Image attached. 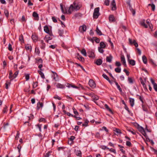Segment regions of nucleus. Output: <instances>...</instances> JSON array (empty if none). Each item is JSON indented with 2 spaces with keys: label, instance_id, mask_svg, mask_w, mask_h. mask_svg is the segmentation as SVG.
I'll return each mask as SVG.
<instances>
[{
  "label": "nucleus",
  "instance_id": "f257e3e1",
  "mask_svg": "<svg viewBox=\"0 0 157 157\" xmlns=\"http://www.w3.org/2000/svg\"><path fill=\"white\" fill-rule=\"evenodd\" d=\"M81 4L76 3L75 2L72 5H71L68 10H67L68 14H71L73 11H77L79 10L81 7Z\"/></svg>",
  "mask_w": 157,
  "mask_h": 157
},
{
  "label": "nucleus",
  "instance_id": "f03ea898",
  "mask_svg": "<svg viewBox=\"0 0 157 157\" xmlns=\"http://www.w3.org/2000/svg\"><path fill=\"white\" fill-rule=\"evenodd\" d=\"M99 11V7H97L94 9L93 15L94 18L97 19L98 17L100 15Z\"/></svg>",
  "mask_w": 157,
  "mask_h": 157
},
{
  "label": "nucleus",
  "instance_id": "7ed1b4c3",
  "mask_svg": "<svg viewBox=\"0 0 157 157\" xmlns=\"http://www.w3.org/2000/svg\"><path fill=\"white\" fill-rule=\"evenodd\" d=\"M137 128L139 131L144 136H145L146 135L145 131L142 127L138 125Z\"/></svg>",
  "mask_w": 157,
  "mask_h": 157
},
{
  "label": "nucleus",
  "instance_id": "20e7f679",
  "mask_svg": "<svg viewBox=\"0 0 157 157\" xmlns=\"http://www.w3.org/2000/svg\"><path fill=\"white\" fill-rule=\"evenodd\" d=\"M90 86L92 88H94L96 87V85L95 82L92 79H90L89 82Z\"/></svg>",
  "mask_w": 157,
  "mask_h": 157
},
{
  "label": "nucleus",
  "instance_id": "39448f33",
  "mask_svg": "<svg viewBox=\"0 0 157 157\" xmlns=\"http://www.w3.org/2000/svg\"><path fill=\"white\" fill-rule=\"evenodd\" d=\"M86 26L85 25H83L80 26L79 28V31L81 33H83L86 31Z\"/></svg>",
  "mask_w": 157,
  "mask_h": 157
},
{
  "label": "nucleus",
  "instance_id": "423d86ee",
  "mask_svg": "<svg viewBox=\"0 0 157 157\" xmlns=\"http://www.w3.org/2000/svg\"><path fill=\"white\" fill-rule=\"evenodd\" d=\"M112 6V10H115L116 9V4L115 0H113L111 4Z\"/></svg>",
  "mask_w": 157,
  "mask_h": 157
},
{
  "label": "nucleus",
  "instance_id": "0eeeda50",
  "mask_svg": "<svg viewBox=\"0 0 157 157\" xmlns=\"http://www.w3.org/2000/svg\"><path fill=\"white\" fill-rule=\"evenodd\" d=\"M44 30L48 34L50 35H52V32L49 31V28L47 26H45L44 27Z\"/></svg>",
  "mask_w": 157,
  "mask_h": 157
},
{
  "label": "nucleus",
  "instance_id": "6e6552de",
  "mask_svg": "<svg viewBox=\"0 0 157 157\" xmlns=\"http://www.w3.org/2000/svg\"><path fill=\"white\" fill-rule=\"evenodd\" d=\"M153 85V88L155 91L157 92V84L155 83L154 81L152 78L150 79Z\"/></svg>",
  "mask_w": 157,
  "mask_h": 157
},
{
  "label": "nucleus",
  "instance_id": "1a4fd4ad",
  "mask_svg": "<svg viewBox=\"0 0 157 157\" xmlns=\"http://www.w3.org/2000/svg\"><path fill=\"white\" fill-rule=\"evenodd\" d=\"M52 35H47L45 36V37L44 38V40L47 43H48L49 40L52 39V38L51 37V36Z\"/></svg>",
  "mask_w": 157,
  "mask_h": 157
},
{
  "label": "nucleus",
  "instance_id": "9d476101",
  "mask_svg": "<svg viewBox=\"0 0 157 157\" xmlns=\"http://www.w3.org/2000/svg\"><path fill=\"white\" fill-rule=\"evenodd\" d=\"M89 56L90 58H93L95 57V55L94 52L92 51H89L88 53Z\"/></svg>",
  "mask_w": 157,
  "mask_h": 157
},
{
  "label": "nucleus",
  "instance_id": "9b49d317",
  "mask_svg": "<svg viewBox=\"0 0 157 157\" xmlns=\"http://www.w3.org/2000/svg\"><path fill=\"white\" fill-rule=\"evenodd\" d=\"M32 38L34 42H36L38 39L37 36L35 34H33L32 36Z\"/></svg>",
  "mask_w": 157,
  "mask_h": 157
},
{
  "label": "nucleus",
  "instance_id": "f8f14e48",
  "mask_svg": "<svg viewBox=\"0 0 157 157\" xmlns=\"http://www.w3.org/2000/svg\"><path fill=\"white\" fill-rule=\"evenodd\" d=\"M43 106V104L42 102H39L37 103L36 108L37 109L39 110L40 108H42Z\"/></svg>",
  "mask_w": 157,
  "mask_h": 157
},
{
  "label": "nucleus",
  "instance_id": "ddd939ff",
  "mask_svg": "<svg viewBox=\"0 0 157 157\" xmlns=\"http://www.w3.org/2000/svg\"><path fill=\"white\" fill-rule=\"evenodd\" d=\"M33 16L35 18V19L36 20H39L38 15L37 13L34 12L33 13Z\"/></svg>",
  "mask_w": 157,
  "mask_h": 157
},
{
  "label": "nucleus",
  "instance_id": "4468645a",
  "mask_svg": "<svg viewBox=\"0 0 157 157\" xmlns=\"http://www.w3.org/2000/svg\"><path fill=\"white\" fill-rule=\"evenodd\" d=\"M56 86L58 88L63 89L65 88V86L59 83H58L56 84Z\"/></svg>",
  "mask_w": 157,
  "mask_h": 157
},
{
  "label": "nucleus",
  "instance_id": "2eb2a0df",
  "mask_svg": "<svg viewBox=\"0 0 157 157\" xmlns=\"http://www.w3.org/2000/svg\"><path fill=\"white\" fill-rule=\"evenodd\" d=\"M109 20L110 22H113L115 21V19L113 15H111L109 16Z\"/></svg>",
  "mask_w": 157,
  "mask_h": 157
},
{
  "label": "nucleus",
  "instance_id": "dca6fc26",
  "mask_svg": "<svg viewBox=\"0 0 157 157\" xmlns=\"http://www.w3.org/2000/svg\"><path fill=\"white\" fill-rule=\"evenodd\" d=\"M140 82L141 83V84L143 85V86L144 88V89H146L147 90V88L146 85L145 84L144 82L142 79L141 78H140Z\"/></svg>",
  "mask_w": 157,
  "mask_h": 157
},
{
  "label": "nucleus",
  "instance_id": "f3484780",
  "mask_svg": "<svg viewBox=\"0 0 157 157\" xmlns=\"http://www.w3.org/2000/svg\"><path fill=\"white\" fill-rule=\"evenodd\" d=\"M129 101L130 105L132 107H133L134 104V100L133 98H129Z\"/></svg>",
  "mask_w": 157,
  "mask_h": 157
},
{
  "label": "nucleus",
  "instance_id": "a211bd4d",
  "mask_svg": "<svg viewBox=\"0 0 157 157\" xmlns=\"http://www.w3.org/2000/svg\"><path fill=\"white\" fill-rule=\"evenodd\" d=\"M102 61L101 59H98L96 60L95 63L98 65H100L102 64Z\"/></svg>",
  "mask_w": 157,
  "mask_h": 157
},
{
  "label": "nucleus",
  "instance_id": "6ab92c4d",
  "mask_svg": "<svg viewBox=\"0 0 157 157\" xmlns=\"http://www.w3.org/2000/svg\"><path fill=\"white\" fill-rule=\"evenodd\" d=\"M25 48L27 50L31 51L32 47L31 45L29 44H26L25 45Z\"/></svg>",
  "mask_w": 157,
  "mask_h": 157
},
{
  "label": "nucleus",
  "instance_id": "aec40b11",
  "mask_svg": "<svg viewBox=\"0 0 157 157\" xmlns=\"http://www.w3.org/2000/svg\"><path fill=\"white\" fill-rule=\"evenodd\" d=\"M11 80L6 81V82L5 83V87L6 89H8V88L9 86H10L11 84Z\"/></svg>",
  "mask_w": 157,
  "mask_h": 157
},
{
  "label": "nucleus",
  "instance_id": "412c9836",
  "mask_svg": "<svg viewBox=\"0 0 157 157\" xmlns=\"http://www.w3.org/2000/svg\"><path fill=\"white\" fill-rule=\"evenodd\" d=\"M112 58V56L111 55H110L109 56H107L106 58L107 62L109 63L111 62Z\"/></svg>",
  "mask_w": 157,
  "mask_h": 157
},
{
  "label": "nucleus",
  "instance_id": "4be33fe9",
  "mask_svg": "<svg viewBox=\"0 0 157 157\" xmlns=\"http://www.w3.org/2000/svg\"><path fill=\"white\" fill-rule=\"evenodd\" d=\"M140 25L143 26L145 28H147L148 27V25H146L145 23V20H144L140 22Z\"/></svg>",
  "mask_w": 157,
  "mask_h": 157
},
{
  "label": "nucleus",
  "instance_id": "5701e85b",
  "mask_svg": "<svg viewBox=\"0 0 157 157\" xmlns=\"http://www.w3.org/2000/svg\"><path fill=\"white\" fill-rule=\"evenodd\" d=\"M66 86L69 88H70L71 87H72L75 88H76V89L78 88V87L77 86H76L74 85L71 84H69L68 83L67 84V85H66Z\"/></svg>",
  "mask_w": 157,
  "mask_h": 157
},
{
  "label": "nucleus",
  "instance_id": "b1692460",
  "mask_svg": "<svg viewBox=\"0 0 157 157\" xmlns=\"http://www.w3.org/2000/svg\"><path fill=\"white\" fill-rule=\"evenodd\" d=\"M121 61L123 63V64L124 65H126L125 60V58H124V56L122 55L121 56Z\"/></svg>",
  "mask_w": 157,
  "mask_h": 157
},
{
  "label": "nucleus",
  "instance_id": "393cba45",
  "mask_svg": "<svg viewBox=\"0 0 157 157\" xmlns=\"http://www.w3.org/2000/svg\"><path fill=\"white\" fill-rule=\"evenodd\" d=\"M41 45L40 47V48L42 49H44L45 47V44L43 40L41 41Z\"/></svg>",
  "mask_w": 157,
  "mask_h": 157
},
{
  "label": "nucleus",
  "instance_id": "a878e982",
  "mask_svg": "<svg viewBox=\"0 0 157 157\" xmlns=\"http://www.w3.org/2000/svg\"><path fill=\"white\" fill-rule=\"evenodd\" d=\"M77 59H79V60L82 61L84 60V58L82 56L79 55V54H77Z\"/></svg>",
  "mask_w": 157,
  "mask_h": 157
},
{
  "label": "nucleus",
  "instance_id": "bb28decb",
  "mask_svg": "<svg viewBox=\"0 0 157 157\" xmlns=\"http://www.w3.org/2000/svg\"><path fill=\"white\" fill-rule=\"evenodd\" d=\"M99 47L105 48L106 47V45L103 42H101L100 43Z\"/></svg>",
  "mask_w": 157,
  "mask_h": 157
},
{
  "label": "nucleus",
  "instance_id": "cd10ccee",
  "mask_svg": "<svg viewBox=\"0 0 157 157\" xmlns=\"http://www.w3.org/2000/svg\"><path fill=\"white\" fill-rule=\"evenodd\" d=\"M128 61L129 63L132 66H134L135 64V62L134 60L130 59Z\"/></svg>",
  "mask_w": 157,
  "mask_h": 157
},
{
  "label": "nucleus",
  "instance_id": "c85d7f7f",
  "mask_svg": "<svg viewBox=\"0 0 157 157\" xmlns=\"http://www.w3.org/2000/svg\"><path fill=\"white\" fill-rule=\"evenodd\" d=\"M60 6L61 9L62 13H68L67 11L66 10H64V9H63V6L62 4H60Z\"/></svg>",
  "mask_w": 157,
  "mask_h": 157
},
{
  "label": "nucleus",
  "instance_id": "c756f323",
  "mask_svg": "<svg viewBox=\"0 0 157 157\" xmlns=\"http://www.w3.org/2000/svg\"><path fill=\"white\" fill-rule=\"evenodd\" d=\"M127 130L128 131L131 132L133 135H135L136 134L134 130L132 128H128L127 129Z\"/></svg>",
  "mask_w": 157,
  "mask_h": 157
},
{
  "label": "nucleus",
  "instance_id": "7c9ffc66",
  "mask_svg": "<svg viewBox=\"0 0 157 157\" xmlns=\"http://www.w3.org/2000/svg\"><path fill=\"white\" fill-rule=\"evenodd\" d=\"M13 72L11 71H10L9 72V78L11 80H12L13 79Z\"/></svg>",
  "mask_w": 157,
  "mask_h": 157
},
{
  "label": "nucleus",
  "instance_id": "2f4dec72",
  "mask_svg": "<svg viewBox=\"0 0 157 157\" xmlns=\"http://www.w3.org/2000/svg\"><path fill=\"white\" fill-rule=\"evenodd\" d=\"M115 84L116 86H117V89L119 90L121 92H122V89L121 88L120 86L118 84V83L116 82H115Z\"/></svg>",
  "mask_w": 157,
  "mask_h": 157
},
{
  "label": "nucleus",
  "instance_id": "473e14b6",
  "mask_svg": "<svg viewBox=\"0 0 157 157\" xmlns=\"http://www.w3.org/2000/svg\"><path fill=\"white\" fill-rule=\"evenodd\" d=\"M19 40L21 43H23L24 42L23 36L22 34H21L19 37Z\"/></svg>",
  "mask_w": 157,
  "mask_h": 157
},
{
  "label": "nucleus",
  "instance_id": "72a5a7b5",
  "mask_svg": "<svg viewBox=\"0 0 157 157\" xmlns=\"http://www.w3.org/2000/svg\"><path fill=\"white\" fill-rule=\"evenodd\" d=\"M104 106L105 108L108 110L111 113H112V111L111 109L109 107L108 105L107 104H105Z\"/></svg>",
  "mask_w": 157,
  "mask_h": 157
},
{
  "label": "nucleus",
  "instance_id": "f704fd0d",
  "mask_svg": "<svg viewBox=\"0 0 157 157\" xmlns=\"http://www.w3.org/2000/svg\"><path fill=\"white\" fill-rule=\"evenodd\" d=\"M142 59L143 62L145 64H146L147 63V60L146 57L145 56H142Z\"/></svg>",
  "mask_w": 157,
  "mask_h": 157
},
{
  "label": "nucleus",
  "instance_id": "c9c22d12",
  "mask_svg": "<svg viewBox=\"0 0 157 157\" xmlns=\"http://www.w3.org/2000/svg\"><path fill=\"white\" fill-rule=\"evenodd\" d=\"M96 31L97 34L99 35H102V33L101 31L98 29V27H97Z\"/></svg>",
  "mask_w": 157,
  "mask_h": 157
},
{
  "label": "nucleus",
  "instance_id": "e433bc0d",
  "mask_svg": "<svg viewBox=\"0 0 157 157\" xmlns=\"http://www.w3.org/2000/svg\"><path fill=\"white\" fill-rule=\"evenodd\" d=\"M102 76L104 78H105V79H106L107 81H108L110 83V82H111L110 81V80L109 78H108V77L105 74H103L102 75Z\"/></svg>",
  "mask_w": 157,
  "mask_h": 157
},
{
  "label": "nucleus",
  "instance_id": "4c0bfd02",
  "mask_svg": "<svg viewBox=\"0 0 157 157\" xmlns=\"http://www.w3.org/2000/svg\"><path fill=\"white\" fill-rule=\"evenodd\" d=\"M148 6H151V10H152V11H154L155 10V6L154 4H148Z\"/></svg>",
  "mask_w": 157,
  "mask_h": 157
},
{
  "label": "nucleus",
  "instance_id": "58836bf2",
  "mask_svg": "<svg viewBox=\"0 0 157 157\" xmlns=\"http://www.w3.org/2000/svg\"><path fill=\"white\" fill-rule=\"evenodd\" d=\"M81 52L82 54H83L84 56H86V50L83 48V49L81 51Z\"/></svg>",
  "mask_w": 157,
  "mask_h": 157
},
{
  "label": "nucleus",
  "instance_id": "ea45409f",
  "mask_svg": "<svg viewBox=\"0 0 157 157\" xmlns=\"http://www.w3.org/2000/svg\"><path fill=\"white\" fill-rule=\"evenodd\" d=\"M38 72L39 74L40 75L41 77L43 78H45L44 75L43 74V73L40 71H38Z\"/></svg>",
  "mask_w": 157,
  "mask_h": 157
},
{
  "label": "nucleus",
  "instance_id": "a19ab883",
  "mask_svg": "<svg viewBox=\"0 0 157 157\" xmlns=\"http://www.w3.org/2000/svg\"><path fill=\"white\" fill-rule=\"evenodd\" d=\"M121 69L120 67H117L115 69V72L117 73H119L121 72Z\"/></svg>",
  "mask_w": 157,
  "mask_h": 157
},
{
  "label": "nucleus",
  "instance_id": "79ce46f5",
  "mask_svg": "<svg viewBox=\"0 0 157 157\" xmlns=\"http://www.w3.org/2000/svg\"><path fill=\"white\" fill-rule=\"evenodd\" d=\"M128 80L130 83L132 84L133 83V80L131 77H128Z\"/></svg>",
  "mask_w": 157,
  "mask_h": 157
},
{
  "label": "nucleus",
  "instance_id": "37998d69",
  "mask_svg": "<svg viewBox=\"0 0 157 157\" xmlns=\"http://www.w3.org/2000/svg\"><path fill=\"white\" fill-rule=\"evenodd\" d=\"M114 131L117 134H121V130L119 129L115 128Z\"/></svg>",
  "mask_w": 157,
  "mask_h": 157
},
{
  "label": "nucleus",
  "instance_id": "c03bdc74",
  "mask_svg": "<svg viewBox=\"0 0 157 157\" xmlns=\"http://www.w3.org/2000/svg\"><path fill=\"white\" fill-rule=\"evenodd\" d=\"M4 13L6 16L7 17H8L9 14L8 11L6 9H5L4 11Z\"/></svg>",
  "mask_w": 157,
  "mask_h": 157
},
{
  "label": "nucleus",
  "instance_id": "a18cd8bd",
  "mask_svg": "<svg viewBox=\"0 0 157 157\" xmlns=\"http://www.w3.org/2000/svg\"><path fill=\"white\" fill-rule=\"evenodd\" d=\"M103 49H104V48L99 47H98V51L101 53H103L104 52V50Z\"/></svg>",
  "mask_w": 157,
  "mask_h": 157
},
{
  "label": "nucleus",
  "instance_id": "49530a36",
  "mask_svg": "<svg viewBox=\"0 0 157 157\" xmlns=\"http://www.w3.org/2000/svg\"><path fill=\"white\" fill-rule=\"evenodd\" d=\"M25 76L26 80H29V74H25Z\"/></svg>",
  "mask_w": 157,
  "mask_h": 157
},
{
  "label": "nucleus",
  "instance_id": "de8ad7c7",
  "mask_svg": "<svg viewBox=\"0 0 157 157\" xmlns=\"http://www.w3.org/2000/svg\"><path fill=\"white\" fill-rule=\"evenodd\" d=\"M53 74H54V77H53V79L56 81V78H58V75H57V73L56 72H53Z\"/></svg>",
  "mask_w": 157,
  "mask_h": 157
},
{
  "label": "nucleus",
  "instance_id": "09e8293b",
  "mask_svg": "<svg viewBox=\"0 0 157 157\" xmlns=\"http://www.w3.org/2000/svg\"><path fill=\"white\" fill-rule=\"evenodd\" d=\"M93 99L95 100H97L99 99V97L97 95L92 96Z\"/></svg>",
  "mask_w": 157,
  "mask_h": 157
},
{
  "label": "nucleus",
  "instance_id": "8fccbe9b",
  "mask_svg": "<svg viewBox=\"0 0 157 157\" xmlns=\"http://www.w3.org/2000/svg\"><path fill=\"white\" fill-rule=\"evenodd\" d=\"M76 155L78 156H81V152L80 151H77L76 152Z\"/></svg>",
  "mask_w": 157,
  "mask_h": 157
},
{
  "label": "nucleus",
  "instance_id": "3c124183",
  "mask_svg": "<svg viewBox=\"0 0 157 157\" xmlns=\"http://www.w3.org/2000/svg\"><path fill=\"white\" fill-rule=\"evenodd\" d=\"M18 73V71H16L14 74L13 75V79L15 78L17 76V75Z\"/></svg>",
  "mask_w": 157,
  "mask_h": 157
},
{
  "label": "nucleus",
  "instance_id": "603ef678",
  "mask_svg": "<svg viewBox=\"0 0 157 157\" xmlns=\"http://www.w3.org/2000/svg\"><path fill=\"white\" fill-rule=\"evenodd\" d=\"M104 4L107 6H109V0H105Z\"/></svg>",
  "mask_w": 157,
  "mask_h": 157
},
{
  "label": "nucleus",
  "instance_id": "864d4df0",
  "mask_svg": "<svg viewBox=\"0 0 157 157\" xmlns=\"http://www.w3.org/2000/svg\"><path fill=\"white\" fill-rule=\"evenodd\" d=\"M7 111V107L6 106L4 108L2 112L3 113H5Z\"/></svg>",
  "mask_w": 157,
  "mask_h": 157
},
{
  "label": "nucleus",
  "instance_id": "5fc2aeb1",
  "mask_svg": "<svg viewBox=\"0 0 157 157\" xmlns=\"http://www.w3.org/2000/svg\"><path fill=\"white\" fill-rule=\"evenodd\" d=\"M8 49L10 51H12L13 50V48L12 47V45L10 44H9Z\"/></svg>",
  "mask_w": 157,
  "mask_h": 157
},
{
  "label": "nucleus",
  "instance_id": "6e6d98bb",
  "mask_svg": "<svg viewBox=\"0 0 157 157\" xmlns=\"http://www.w3.org/2000/svg\"><path fill=\"white\" fill-rule=\"evenodd\" d=\"M108 150L111 152H113L114 153H116V150L114 149H113V148H111V149L109 148V149H108Z\"/></svg>",
  "mask_w": 157,
  "mask_h": 157
},
{
  "label": "nucleus",
  "instance_id": "4d7b16f0",
  "mask_svg": "<svg viewBox=\"0 0 157 157\" xmlns=\"http://www.w3.org/2000/svg\"><path fill=\"white\" fill-rule=\"evenodd\" d=\"M101 148L103 150H105L106 149H109V148L107 147V146H101Z\"/></svg>",
  "mask_w": 157,
  "mask_h": 157
},
{
  "label": "nucleus",
  "instance_id": "13d9d810",
  "mask_svg": "<svg viewBox=\"0 0 157 157\" xmlns=\"http://www.w3.org/2000/svg\"><path fill=\"white\" fill-rule=\"evenodd\" d=\"M37 86V82H34L33 84V88H35Z\"/></svg>",
  "mask_w": 157,
  "mask_h": 157
},
{
  "label": "nucleus",
  "instance_id": "bf43d9fd",
  "mask_svg": "<svg viewBox=\"0 0 157 157\" xmlns=\"http://www.w3.org/2000/svg\"><path fill=\"white\" fill-rule=\"evenodd\" d=\"M133 43H134L133 44H134V45L136 47H137L138 46V44L136 42V40H133Z\"/></svg>",
  "mask_w": 157,
  "mask_h": 157
},
{
  "label": "nucleus",
  "instance_id": "052dcab7",
  "mask_svg": "<svg viewBox=\"0 0 157 157\" xmlns=\"http://www.w3.org/2000/svg\"><path fill=\"white\" fill-rule=\"evenodd\" d=\"M115 65L118 67H119L121 66V64L119 62L116 61L115 63Z\"/></svg>",
  "mask_w": 157,
  "mask_h": 157
},
{
  "label": "nucleus",
  "instance_id": "680f3d73",
  "mask_svg": "<svg viewBox=\"0 0 157 157\" xmlns=\"http://www.w3.org/2000/svg\"><path fill=\"white\" fill-rule=\"evenodd\" d=\"M19 135H20V133H19V132H17V135L15 137L16 139L17 140L18 139V138L19 137Z\"/></svg>",
  "mask_w": 157,
  "mask_h": 157
},
{
  "label": "nucleus",
  "instance_id": "e2e57ef3",
  "mask_svg": "<svg viewBox=\"0 0 157 157\" xmlns=\"http://www.w3.org/2000/svg\"><path fill=\"white\" fill-rule=\"evenodd\" d=\"M52 19L53 21L54 22L56 23L57 22V20L56 19V18L55 17H52Z\"/></svg>",
  "mask_w": 157,
  "mask_h": 157
},
{
  "label": "nucleus",
  "instance_id": "0e129e2a",
  "mask_svg": "<svg viewBox=\"0 0 157 157\" xmlns=\"http://www.w3.org/2000/svg\"><path fill=\"white\" fill-rule=\"evenodd\" d=\"M126 144L127 146H130L131 145V142L129 141H127Z\"/></svg>",
  "mask_w": 157,
  "mask_h": 157
},
{
  "label": "nucleus",
  "instance_id": "69168bd1",
  "mask_svg": "<svg viewBox=\"0 0 157 157\" xmlns=\"http://www.w3.org/2000/svg\"><path fill=\"white\" fill-rule=\"evenodd\" d=\"M124 71L126 73L127 75H129V72L128 71H127L126 69H124Z\"/></svg>",
  "mask_w": 157,
  "mask_h": 157
},
{
  "label": "nucleus",
  "instance_id": "338daca9",
  "mask_svg": "<svg viewBox=\"0 0 157 157\" xmlns=\"http://www.w3.org/2000/svg\"><path fill=\"white\" fill-rule=\"evenodd\" d=\"M35 52L38 54H39L40 53V51L39 49L38 48H35Z\"/></svg>",
  "mask_w": 157,
  "mask_h": 157
},
{
  "label": "nucleus",
  "instance_id": "774afa93",
  "mask_svg": "<svg viewBox=\"0 0 157 157\" xmlns=\"http://www.w3.org/2000/svg\"><path fill=\"white\" fill-rule=\"evenodd\" d=\"M95 137L98 138L100 137V135L99 132H97L96 133Z\"/></svg>",
  "mask_w": 157,
  "mask_h": 157
}]
</instances>
